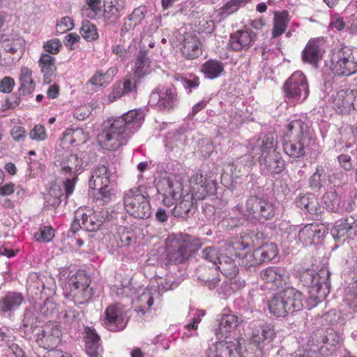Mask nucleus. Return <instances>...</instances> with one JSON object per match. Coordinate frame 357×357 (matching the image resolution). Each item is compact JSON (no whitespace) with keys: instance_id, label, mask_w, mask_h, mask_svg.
<instances>
[{"instance_id":"f257e3e1","label":"nucleus","mask_w":357,"mask_h":357,"mask_svg":"<svg viewBox=\"0 0 357 357\" xmlns=\"http://www.w3.org/2000/svg\"><path fill=\"white\" fill-rule=\"evenodd\" d=\"M144 117L141 110L131 109L117 117H112L102 124L97 137L100 146L107 150H116L125 145L140 128Z\"/></svg>"},{"instance_id":"f03ea898","label":"nucleus","mask_w":357,"mask_h":357,"mask_svg":"<svg viewBox=\"0 0 357 357\" xmlns=\"http://www.w3.org/2000/svg\"><path fill=\"white\" fill-rule=\"evenodd\" d=\"M243 322V319L233 314H224L219 320L215 334L219 342L212 344L206 351V357H243L245 340L242 337L227 339L229 335Z\"/></svg>"},{"instance_id":"7ed1b4c3","label":"nucleus","mask_w":357,"mask_h":357,"mask_svg":"<svg viewBox=\"0 0 357 357\" xmlns=\"http://www.w3.org/2000/svg\"><path fill=\"white\" fill-rule=\"evenodd\" d=\"M158 192L162 195V202L167 206L175 204L172 213L175 218L185 220L192 215L195 210L197 202L193 194H183V185L175 178L163 177L157 183Z\"/></svg>"},{"instance_id":"20e7f679","label":"nucleus","mask_w":357,"mask_h":357,"mask_svg":"<svg viewBox=\"0 0 357 357\" xmlns=\"http://www.w3.org/2000/svg\"><path fill=\"white\" fill-rule=\"evenodd\" d=\"M202 245L200 238L195 236L184 233L169 235L165 240V264L185 263Z\"/></svg>"},{"instance_id":"39448f33","label":"nucleus","mask_w":357,"mask_h":357,"mask_svg":"<svg viewBox=\"0 0 357 357\" xmlns=\"http://www.w3.org/2000/svg\"><path fill=\"white\" fill-rule=\"evenodd\" d=\"M288 131L297 133L293 140L283 142V150L289 157L297 159L303 158L312 151L317 156V139L309 130L307 124L301 119L291 121L287 126Z\"/></svg>"},{"instance_id":"423d86ee","label":"nucleus","mask_w":357,"mask_h":357,"mask_svg":"<svg viewBox=\"0 0 357 357\" xmlns=\"http://www.w3.org/2000/svg\"><path fill=\"white\" fill-rule=\"evenodd\" d=\"M54 162L60 174L66 177L63 185L66 190V198H68L74 192L77 176L83 165L82 159L76 154L66 151L56 155Z\"/></svg>"},{"instance_id":"0eeeda50","label":"nucleus","mask_w":357,"mask_h":357,"mask_svg":"<svg viewBox=\"0 0 357 357\" xmlns=\"http://www.w3.org/2000/svg\"><path fill=\"white\" fill-rule=\"evenodd\" d=\"M333 314H334L332 312H328L322 317V319L333 324L331 323ZM314 338L317 344H321L319 348V357L334 356L344 340L342 334L338 332L333 326L318 329L314 333Z\"/></svg>"},{"instance_id":"6e6552de","label":"nucleus","mask_w":357,"mask_h":357,"mask_svg":"<svg viewBox=\"0 0 357 357\" xmlns=\"http://www.w3.org/2000/svg\"><path fill=\"white\" fill-rule=\"evenodd\" d=\"M276 208L268 199L259 196H250L245 204L243 216L247 220L264 223L273 220L275 216Z\"/></svg>"},{"instance_id":"1a4fd4ad","label":"nucleus","mask_w":357,"mask_h":357,"mask_svg":"<svg viewBox=\"0 0 357 357\" xmlns=\"http://www.w3.org/2000/svg\"><path fill=\"white\" fill-rule=\"evenodd\" d=\"M331 70L338 76H349L357 72V48L341 45L333 52Z\"/></svg>"},{"instance_id":"9d476101","label":"nucleus","mask_w":357,"mask_h":357,"mask_svg":"<svg viewBox=\"0 0 357 357\" xmlns=\"http://www.w3.org/2000/svg\"><path fill=\"white\" fill-rule=\"evenodd\" d=\"M124 208L135 218L146 219L151 215V207L141 188H132L123 193Z\"/></svg>"},{"instance_id":"9b49d317","label":"nucleus","mask_w":357,"mask_h":357,"mask_svg":"<svg viewBox=\"0 0 357 357\" xmlns=\"http://www.w3.org/2000/svg\"><path fill=\"white\" fill-rule=\"evenodd\" d=\"M90 279L85 275H73L63 287V295L67 299L73 300L75 304L89 301L92 296Z\"/></svg>"},{"instance_id":"f8f14e48","label":"nucleus","mask_w":357,"mask_h":357,"mask_svg":"<svg viewBox=\"0 0 357 357\" xmlns=\"http://www.w3.org/2000/svg\"><path fill=\"white\" fill-rule=\"evenodd\" d=\"M284 96L289 101L303 102L309 96V86L305 75L301 71L294 73L283 85Z\"/></svg>"},{"instance_id":"ddd939ff","label":"nucleus","mask_w":357,"mask_h":357,"mask_svg":"<svg viewBox=\"0 0 357 357\" xmlns=\"http://www.w3.org/2000/svg\"><path fill=\"white\" fill-rule=\"evenodd\" d=\"M276 333L270 324H264L260 328L254 330L251 337V344L255 347V357H268L269 351L273 348V339Z\"/></svg>"},{"instance_id":"4468645a","label":"nucleus","mask_w":357,"mask_h":357,"mask_svg":"<svg viewBox=\"0 0 357 357\" xmlns=\"http://www.w3.org/2000/svg\"><path fill=\"white\" fill-rule=\"evenodd\" d=\"M180 100L177 90L174 85L160 89L157 87L150 95L149 104L155 105L160 110L169 111L176 108Z\"/></svg>"},{"instance_id":"2eb2a0df","label":"nucleus","mask_w":357,"mask_h":357,"mask_svg":"<svg viewBox=\"0 0 357 357\" xmlns=\"http://www.w3.org/2000/svg\"><path fill=\"white\" fill-rule=\"evenodd\" d=\"M320 280L317 285L309 289L308 295L305 301H303V308L312 310L323 301L330 293V272L328 270L321 271Z\"/></svg>"},{"instance_id":"dca6fc26","label":"nucleus","mask_w":357,"mask_h":357,"mask_svg":"<svg viewBox=\"0 0 357 357\" xmlns=\"http://www.w3.org/2000/svg\"><path fill=\"white\" fill-rule=\"evenodd\" d=\"M36 335V342L38 345L50 351L60 344L62 333L58 324L50 322L43 326Z\"/></svg>"},{"instance_id":"f3484780","label":"nucleus","mask_w":357,"mask_h":357,"mask_svg":"<svg viewBox=\"0 0 357 357\" xmlns=\"http://www.w3.org/2000/svg\"><path fill=\"white\" fill-rule=\"evenodd\" d=\"M103 326L107 330L112 332L121 331L126 328L128 319L124 311L119 305H109L104 312Z\"/></svg>"},{"instance_id":"a211bd4d","label":"nucleus","mask_w":357,"mask_h":357,"mask_svg":"<svg viewBox=\"0 0 357 357\" xmlns=\"http://www.w3.org/2000/svg\"><path fill=\"white\" fill-rule=\"evenodd\" d=\"M215 269L219 270L223 275L229 278L230 282L229 284L226 283L225 287H228L232 291H236L245 287V282L236 278L238 268L230 257L224 255L220 258Z\"/></svg>"},{"instance_id":"6ab92c4d","label":"nucleus","mask_w":357,"mask_h":357,"mask_svg":"<svg viewBox=\"0 0 357 357\" xmlns=\"http://www.w3.org/2000/svg\"><path fill=\"white\" fill-rule=\"evenodd\" d=\"M190 194H193L197 199H203L206 197L214 195L216 185L212 179H207L202 173L196 172L190 178Z\"/></svg>"},{"instance_id":"aec40b11","label":"nucleus","mask_w":357,"mask_h":357,"mask_svg":"<svg viewBox=\"0 0 357 357\" xmlns=\"http://www.w3.org/2000/svg\"><path fill=\"white\" fill-rule=\"evenodd\" d=\"M277 140L274 133H268L262 138L253 140L250 143V151L252 159L258 161L263 156L276 151Z\"/></svg>"},{"instance_id":"412c9836","label":"nucleus","mask_w":357,"mask_h":357,"mask_svg":"<svg viewBox=\"0 0 357 357\" xmlns=\"http://www.w3.org/2000/svg\"><path fill=\"white\" fill-rule=\"evenodd\" d=\"M116 175L115 169L107 165H99L96 167L89 181L90 188L112 185L116 182Z\"/></svg>"},{"instance_id":"4be33fe9","label":"nucleus","mask_w":357,"mask_h":357,"mask_svg":"<svg viewBox=\"0 0 357 357\" xmlns=\"http://www.w3.org/2000/svg\"><path fill=\"white\" fill-rule=\"evenodd\" d=\"M327 234L326 227L318 224H308L300 229L298 234L299 241L303 245L321 243Z\"/></svg>"},{"instance_id":"5701e85b","label":"nucleus","mask_w":357,"mask_h":357,"mask_svg":"<svg viewBox=\"0 0 357 357\" xmlns=\"http://www.w3.org/2000/svg\"><path fill=\"white\" fill-rule=\"evenodd\" d=\"M324 203L331 211L337 213L349 212L354 208V202L347 195L340 196L336 192H328L324 197Z\"/></svg>"},{"instance_id":"b1692460","label":"nucleus","mask_w":357,"mask_h":357,"mask_svg":"<svg viewBox=\"0 0 357 357\" xmlns=\"http://www.w3.org/2000/svg\"><path fill=\"white\" fill-rule=\"evenodd\" d=\"M260 172L263 175L280 174L285 167L284 160L276 151L259 160Z\"/></svg>"},{"instance_id":"393cba45","label":"nucleus","mask_w":357,"mask_h":357,"mask_svg":"<svg viewBox=\"0 0 357 357\" xmlns=\"http://www.w3.org/2000/svg\"><path fill=\"white\" fill-rule=\"evenodd\" d=\"M355 96L351 89H341L332 97V106L337 112L345 114L354 109Z\"/></svg>"},{"instance_id":"a878e982","label":"nucleus","mask_w":357,"mask_h":357,"mask_svg":"<svg viewBox=\"0 0 357 357\" xmlns=\"http://www.w3.org/2000/svg\"><path fill=\"white\" fill-rule=\"evenodd\" d=\"M256 38L257 34L250 29L238 30L230 35L229 45L234 52L247 50Z\"/></svg>"},{"instance_id":"bb28decb","label":"nucleus","mask_w":357,"mask_h":357,"mask_svg":"<svg viewBox=\"0 0 357 357\" xmlns=\"http://www.w3.org/2000/svg\"><path fill=\"white\" fill-rule=\"evenodd\" d=\"M287 277L285 268L280 266H269L260 272V278L268 284H271L270 289H278L282 285Z\"/></svg>"},{"instance_id":"cd10ccee","label":"nucleus","mask_w":357,"mask_h":357,"mask_svg":"<svg viewBox=\"0 0 357 357\" xmlns=\"http://www.w3.org/2000/svg\"><path fill=\"white\" fill-rule=\"evenodd\" d=\"M24 301L22 293L8 291L0 299V312L6 316L11 317Z\"/></svg>"},{"instance_id":"c85d7f7f","label":"nucleus","mask_w":357,"mask_h":357,"mask_svg":"<svg viewBox=\"0 0 357 357\" xmlns=\"http://www.w3.org/2000/svg\"><path fill=\"white\" fill-rule=\"evenodd\" d=\"M288 314L303 309V294L294 287H287L281 291Z\"/></svg>"},{"instance_id":"c756f323","label":"nucleus","mask_w":357,"mask_h":357,"mask_svg":"<svg viewBox=\"0 0 357 357\" xmlns=\"http://www.w3.org/2000/svg\"><path fill=\"white\" fill-rule=\"evenodd\" d=\"M321 42L319 38L309 40L302 52L303 61L317 67V63L321 59L324 53Z\"/></svg>"},{"instance_id":"7c9ffc66","label":"nucleus","mask_w":357,"mask_h":357,"mask_svg":"<svg viewBox=\"0 0 357 357\" xmlns=\"http://www.w3.org/2000/svg\"><path fill=\"white\" fill-rule=\"evenodd\" d=\"M356 220L351 217H346L337 220L331 229V234L334 239H339L347 235L356 234Z\"/></svg>"},{"instance_id":"2f4dec72","label":"nucleus","mask_w":357,"mask_h":357,"mask_svg":"<svg viewBox=\"0 0 357 357\" xmlns=\"http://www.w3.org/2000/svg\"><path fill=\"white\" fill-rule=\"evenodd\" d=\"M85 350L89 357H100L102 351L100 336L96 330L86 326L84 328Z\"/></svg>"},{"instance_id":"473e14b6","label":"nucleus","mask_w":357,"mask_h":357,"mask_svg":"<svg viewBox=\"0 0 357 357\" xmlns=\"http://www.w3.org/2000/svg\"><path fill=\"white\" fill-rule=\"evenodd\" d=\"M298 208L317 217L321 213V207L319 205L314 195L312 193L300 194L295 199Z\"/></svg>"},{"instance_id":"72a5a7b5","label":"nucleus","mask_w":357,"mask_h":357,"mask_svg":"<svg viewBox=\"0 0 357 357\" xmlns=\"http://www.w3.org/2000/svg\"><path fill=\"white\" fill-rule=\"evenodd\" d=\"M181 51L185 59H195L202 54L201 42L195 36H187L184 38Z\"/></svg>"},{"instance_id":"f704fd0d","label":"nucleus","mask_w":357,"mask_h":357,"mask_svg":"<svg viewBox=\"0 0 357 357\" xmlns=\"http://www.w3.org/2000/svg\"><path fill=\"white\" fill-rule=\"evenodd\" d=\"M78 220H81L82 228L84 231H95L99 229L102 223L100 214L91 209H86L79 213Z\"/></svg>"},{"instance_id":"c9c22d12","label":"nucleus","mask_w":357,"mask_h":357,"mask_svg":"<svg viewBox=\"0 0 357 357\" xmlns=\"http://www.w3.org/2000/svg\"><path fill=\"white\" fill-rule=\"evenodd\" d=\"M38 64L43 75L44 83H51L55 77V71L56 70L55 58L50 54L43 53L38 61Z\"/></svg>"},{"instance_id":"e433bc0d","label":"nucleus","mask_w":357,"mask_h":357,"mask_svg":"<svg viewBox=\"0 0 357 357\" xmlns=\"http://www.w3.org/2000/svg\"><path fill=\"white\" fill-rule=\"evenodd\" d=\"M64 192L66 190H64ZM68 198H66V192L63 193V189L59 185H53L49 190L48 194L45 196V208H50V207L56 208L61 203L62 201L67 202Z\"/></svg>"},{"instance_id":"4c0bfd02","label":"nucleus","mask_w":357,"mask_h":357,"mask_svg":"<svg viewBox=\"0 0 357 357\" xmlns=\"http://www.w3.org/2000/svg\"><path fill=\"white\" fill-rule=\"evenodd\" d=\"M224 68L225 66L222 61L211 59L202 64L201 72L206 78L214 79L221 75Z\"/></svg>"},{"instance_id":"58836bf2","label":"nucleus","mask_w":357,"mask_h":357,"mask_svg":"<svg viewBox=\"0 0 357 357\" xmlns=\"http://www.w3.org/2000/svg\"><path fill=\"white\" fill-rule=\"evenodd\" d=\"M80 315L79 311L68 307L59 312V319L66 327L77 329L81 320Z\"/></svg>"},{"instance_id":"ea45409f","label":"nucleus","mask_w":357,"mask_h":357,"mask_svg":"<svg viewBox=\"0 0 357 357\" xmlns=\"http://www.w3.org/2000/svg\"><path fill=\"white\" fill-rule=\"evenodd\" d=\"M150 59L146 51L140 50L137 55L135 63V75L137 78H142L151 72Z\"/></svg>"},{"instance_id":"a19ab883","label":"nucleus","mask_w":357,"mask_h":357,"mask_svg":"<svg viewBox=\"0 0 357 357\" xmlns=\"http://www.w3.org/2000/svg\"><path fill=\"white\" fill-rule=\"evenodd\" d=\"M316 273L312 269H299L296 271V278L299 280L300 283L303 286L308 287L309 289L317 285L320 280L321 271Z\"/></svg>"},{"instance_id":"79ce46f5","label":"nucleus","mask_w":357,"mask_h":357,"mask_svg":"<svg viewBox=\"0 0 357 357\" xmlns=\"http://www.w3.org/2000/svg\"><path fill=\"white\" fill-rule=\"evenodd\" d=\"M32 71L27 67H22L20 75V95L31 94L35 89V82L31 77Z\"/></svg>"},{"instance_id":"37998d69","label":"nucleus","mask_w":357,"mask_h":357,"mask_svg":"<svg viewBox=\"0 0 357 357\" xmlns=\"http://www.w3.org/2000/svg\"><path fill=\"white\" fill-rule=\"evenodd\" d=\"M34 311L31 307H27L24 310L22 328L25 334L32 333L40 323L38 321L39 317L36 316Z\"/></svg>"},{"instance_id":"c03bdc74","label":"nucleus","mask_w":357,"mask_h":357,"mask_svg":"<svg viewBox=\"0 0 357 357\" xmlns=\"http://www.w3.org/2000/svg\"><path fill=\"white\" fill-rule=\"evenodd\" d=\"M268 306L270 313L278 317H284L288 314L281 291L268 301Z\"/></svg>"},{"instance_id":"a18cd8bd","label":"nucleus","mask_w":357,"mask_h":357,"mask_svg":"<svg viewBox=\"0 0 357 357\" xmlns=\"http://www.w3.org/2000/svg\"><path fill=\"white\" fill-rule=\"evenodd\" d=\"M33 309L38 314L47 319L52 317L57 311L56 304L49 298L36 303Z\"/></svg>"},{"instance_id":"49530a36","label":"nucleus","mask_w":357,"mask_h":357,"mask_svg":"<svg viewBox=\"0 0 357 357\" xmlns=\"http://www.w3.org/2000/svg\"><path fill=\"white\" fill-rule=\"evenodd\" d=\"M326 182V172L325 167L322 165H317L315 172L310 177L309 185L312 190H319L324 186Z\"/></svg>"},{"instance_id":"de8ad7c7","label":"nucleus","mask_w":357,"mask_h":357,"mask_svg":"<svg viewBox=\"0 0 357 357\" xmlns=\"http://www.w3.org/2000/svg\"><path fill=\"white\" fill-rule=\"evenodd\" d=\"M257 255L259 256L262 263L268 262L275 259L278 255V248L273 243H266L256 249Z\"/></svg>"},{"instance_id":"09e8293b","label":"nucleus","mask_w":357,"mask_h":357,"mask_svg":"<svg viewBox=\"0 0 357 357\" xmlns=\"http://www.w3.org/2000/svg\"><path fill=\"white\" fill-rule=\"evenodd\" d=\"M223 255L220 253L219 249L215 246L206 247L202 251V257L208 263H211L215 268Z\"/></svg>"},{"instance_id":"8fccbe9b","label":"nucleus","mask_w":357,"mask_h":357,"mask_svg":"<svg viewBox=\"0 0 357 357\" xmlns=\"http://www.w3.org/2000/svg\"><path fill=\"white\" fill-rule=\"evenodd\" d=\"M136 302L135 311L138 314H144L153 304V297L150 293L144 292L138 296Z\"/></svg>"},{"instance_id":"3c124183","label":"nucleus","mask_w":357,"mask_h":357,"mask_svg":"<svg viewBox=\"0 0 357 357\" xmlns=\"http://www.w3.org/2000/svg\"><path fill=\"white\" fill-rule=\"evenodd\" d=\"M79 33L87 41H93L98 38L96 25L89 20H85L82 22V25L79 29Z\"/></svg>"},{"instance_id":"603ef678","label":"nucleus","mask_w":357,"mask_h":357,"mask_svg":"<svg viewBox=\"0 0 357 357\" xmlns=\"http://www.w3.org/2000/svg\"><path fill=\"white\" fill-rule=\"evenodd\" d=\"M175 80L181 84L188 93H190L193 89L197 88L199 85V77L192 75L190 77L177 75L175 76Z\"/></svg>"},{"instance_id":"864d4df0","label":"nucleus","mask_w":357,"mask_h":357,"mask_svg":"<svg viewBox=\"0 0 357 357\" xmlns=\"http://www.w3.org/2000/svg\"><path fill=\"white\" fill-rule=\"evenodd\" d=\"M262 264L259 255H257V250L253 252H249L242 259V264L247 271L250 272L255 271L257 266Z\"/></svg>"},{"instance_id":"5fc2aeb1","label":"nucleus","mask_w":357,"mask_h":357,"mask_svg":"<svg viewBox=\"0 0 357 357\" xmlns=\"http://www.w3.org/2000/svg\"><path fill=\"white\" fill-rule=\"evenodd\" d=\"M124 11L116 8L105 5L104 10V18L108 24H115Z\"/></svg>"},{"instance_id":"6e6d98bb","label":"nucleus","mask_w":357,"mask_h":357,"mask_svg":"<svg viewBox=\"0 0 357 357\" xmlns=\"http://www.w3.org/2000/svg\"><path fill=\"white\" fill-rule=\"evenodd\" d=\"M112 185H107L101 187H94L93 189H97L99 192L97 195V200H100L102 204H107L111 201L112 197L114 195V191L111 187Z\"/></svg>"},{"instance_id":"4d7b16f0","label":"nucleus","mask_w":357,"mask_h":357,"mask_svg":"<svg viewBox=\"0 0 357 357\" xmlns=\"http://www.w3.org/2000/svg\"><path fill=\"white\" fill-rule=\"evenodd\" d=\"M54 236V229L50 226L40 227L39 232L35 234L36 240L39 242L49 243Z\"/></svg>"},{"instance_id":"13d9d810","label":"nucleus","mask_w":357,"mask_h":357,"mask_svg":"<svg viewBox=\"0 0 357 357\" xmlns=\"http://www.w3.org/2000/svg\"><path fill=\"white\" fill-rule=\"evenodd\" d=\"M29 137L32 140L35 141L40 142L45 140L47 138L45 128L41 124L36 125L30 130Z\"/></svg>"},{"instance_id":"bf43d9fd","label":"nucleus","mask_w":357,"mask_h":357,"mask_svg":"<svg viewBox=\"0 0 357 357\" xmlns=\"http://www.w3.org/2000/svg\"><path fill=\"white\" fill-rule=\"evenodd\" d=\"M157 284L159 292H165L177 287L178 283L176 281L172 280L170 278H162V277H158Z\"/></svg>"},{"instance_id":"052dcab7","label":"nucleus","mask_w":357,"mask_h":357,"mask_svg":"<svg viewBox=\"0 0 357 357\" xmlns=\"http://www.w3.org/2000/svg\"><path fill=\"white\" fill-rule=\"evenodd\" d=\"M287 21L284 16H278L276 17L273 29V38H277L281 36L286 30Z\"/></svg>"},{"instance_id":"680f3d73","label":"nucleus","mask_w":357,"mask_h":357,"mask_svg":"<svg viewBox=\"0 0 357 357\" xmlns=\"http://www.w3.org/2000/svg\"><path fill=\"white\" fill-rule=\"evenodd\" d=\"M12 337L11 331L6 327L0 328V346L1 347H6L7 348L5 349L6 353L8 354V347L10 346L13 343H10V338Z\"/></svg>"},{"instance_id":"e2e57ef3","label":"nucleus","mask_w":357,"mask_h":357,"mask_svg":"<svg viewBox=\"0 0 357 357\" xmlns=\"http://www.w3.org/2000/svg\"><path fill=\"white\" fill-rule=\"evenodd\" d=\"M74 27L73 20L69 17H62L56 26V32L63 33Z\"/></svg>"},{"instance_id":"0e129e2a","label":"nucleus","mask_w":357,"mask_h":357,"mask_svg":"<svg viewBox=\"0 0 357 357\" xmlns=\"http://www.w3.org/2000/svg\"><path fill=\"white\" fill-rule=\"evenodd\" d=\"M61 45V41L57 38H54L47 41L43 45V48L47 52L56 54L59 52Z\"/></svg>"},{"instance_id":"69168bd1","label":"nucleus","mask_w":357,"mask_h":357,"mask_svg":"<svg viewBox=\"0 0 357 357\" xmlns=\"http://www.w3.org/2000/svg\"><path fill=\"white\" fill-rule=\"evenodd\" d=\"M15 80L10 77H4L0 81V92L4 93H10L15 86Z\"/></svg>"},{"instance_id":"338daca9","label":"nucleus","mask_w":357,"mask_h":357,"mask_svg":"<svg viewBox=\"0 0 357 357\" xmlns=\"http://www.w3.org/2000/svg\"><path fill=\"white\" fill-rule=\"evenodd\" d=\"M145 17V9L144 8H137L129 15V21H133L134 24L139 25Z\"/></svg>"},{"instance_id":"774afa93","label":"nucleus","mask_w":357,"mask_h":357,"mask_svg":"<svg viewBox=\"0 0 357 357\" xmlns=\"http://www.w3.org/2000/svg\"><path fill=\"white\" fill-rule=\"evenodd\" d=\"M344 301L350 310L357 312V288L347 296Z\"/></svg>"}]
</instances>
